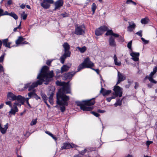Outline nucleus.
Listing matches in <instances>:
<instances>
[{"label":"nucleus","mask_w":157,"mask_h":157,"mask_svg":"<svg viewBox=\"0 0 157 157\" xmlns=\"http://www.w3.org/2000/svg\"><path fill=\"white\" fill-rule=\"evenodd\" d=\"M49 67L46 66H44L42 68L40 72L38 75L37 78L39 79L36 82L33 83L29 82L24 85V89L28 88L30 91L34 88L36 87L38 85H41L43 82L45 84H47L51 78L54 76L52 71L49 72Z\"/></svg>","instance_id":"f257e3e1"},{"label":"nucleus","mask_w":157,"mask_h":157,"mask_svg":"<svg viewBox=\"0 0 157 157\" xmlns=\"http://www.w3.org/2000/svg\"><path fill=\"white\" fill-rule=\"evenodd\" d=\"M68 82L66 83L64 82H61L58 81L56 82V84L57 85L63 86L62 88L59 90L57 94L58 102L60 104H65L67 105L66 101L69 99V96L65 94H66L69 93L70 92V88L68 85Z\"/></svg>","instance_id":"f03ea898"},{"label":"nucleus","mask_w":157,"mask_h":157,"mask_svg":"<svg viewBox=\"0 0 157 157\" xmlns=\"http://www.w3.org/2000/svg\"><path fill=\"white\" fill-rule=\"evenodd\" d=\"M95 103L94 100L84 101L82 102H76L78 106H80V108L85 111H90L93 109V107H90Z\"/></svg>","instance_id":"7ed1b4c3"},{"label":"nucleus","mask_w":157,"mask_h":157,"mask_svg":"<svg viewBox=\"0 0 157 157\" xmlns=\"http://www.w3.org/2000/svg\"><path fill=\"white\" fill-rule=\"evenodd\" d=\"M64 52L63 54L60 57L61 62L63 64L65 59L67 57H69L71 55V52L70 51V46L67 42L64 43L63 45Z\"/></svg>","instance_id":"20e7f679"},{"label":"nucleus","mask_w":157,"mask_h":157,"mask_svg":"<svg viewBox=\"0 0 157 157\" xmlns=\"http://www.w3.org/2000/svg\"><path fill=\"white\" fill-rule=\"evenodd\" d=\"M7 98L10 100H17V102L23 104L25 101V98L21 95L16 96L11 92H9L7 95Z\"/></svg>","instance_id":"39448f33"},{"label":"nucleus","mask_w":157,"mask_h":157,"mask_svg":"<svg viewBox=\"0 0 157 157\" xmlns=\"http://www.w3.org/2000/svg\"><path fill=\"white\" fill-rule=\"evenodd\" d=\"M94 66V64L90 61L89 58L87 57L84 59V62L78 66V71H79L84 68H91Z\"/></svg>","instance_id":"423d86ee"},{"label":"nucleus","mask_w":157,"mask_h":157,"mask_svg":"<svg viewBox=\"0 0 157 157\" xmlns=\"http://www.w3.org/2000/svg\"><path fill=\"white\" fill-rule=\"evenodd\" d=\"M5 103L6 105H9L10 107L11 108L9 112V113L14 115L18 111L17 106H20L21 105V104H19V103L17 102H15L14 103L13 107L11 105V101H9L6 102Z\"/></svg>","instance_id":"0eeeda50"},{"label":"nucleus","mask_w":157,"mask_h":157,"mask_svg":"<svg viewBox=\"0 0 157 157\" xmlns=\"http://www.w3.org/2000/svg\"><path fill=\"white\" fill-rule=\"evenodd\" d=\"M85 26L84 25L77 26L75 28V33L78 35H82L85 33Z\"/></svg>","instance_id":"6e6552de"},{"label":"nucleus","mask_w":157,"mask_h":157,"mask_svg":"<svg viewBox=\"0 0 157 157\" xmlns=\"http://www.w3.org/2000/svg\"><path fill=\"white\" fill-rule=\"evenodd\" d=\"M157 72V67H155L153 69V71L151 72L149 76H146L144 78V80H146L148 78L149 81L152 83L156 84L157 81L155 80L153 78V75Z\"/></svg>","instance_id":"1a4fd4ad"},{"label":"nucleus","mask_w":157,"mask_h":157,"mask_svg":"<svg viewBox=\"0 0 157 157\" xmlns=\"http://www.w3.org/2000/svg\"><path fill=\"white\" fill-rule=\"evenodd\" d=\"M113 90L114 92L113 94L116 96H119V97L122 96V92L121 88L118 86H114Z\"/></svg>","instance_id":"9d476101"},{"label":"nucleus","mask_w":157,"mask_h":157,"mask_svg":"<svg viewBox=\"0 0 157 157\" xmlns=\"http://www.w3.org/2000/svg\"><path fill=\"white\" fill-rule=\"evenodd\" d=\"M107 30L108 28L106 26H102L95 30V34L97 36H100Z\"/></svg>","instance_id":"9b49d317"},{"label":"nucleus","mask_w":157,"mask_h":157,"mask_svg":"<svg viewBox=\"0 0 157 157\" xmlns=\"http://www.w3.org/2000/svg\"><path fill=\"white\" fill-rule=\"evenodd\" d=\"M54 2L53 0H43L41 5L43 8L47 9L50 7V4H53Z\"/></svg>","instance_id":"f8f14e48"},{"label":"nucleus","mask_w":157,"mask_h":157,"mask_svg":"<svg viewBox=\"0 0 157 157\" xmlns=\"http://www.w3.org/2000/svg\"><path fill=\"white\" fill-rule=\"evenodd\" d=\"M126 79V77L125 75L120 73L119 71L117 72V79L118 81L117 84H119L121 82H122Z\"/></svg>","instance_id":"ddd939ff"},{"label":"nucleus","mask_w":157,"mask_h":157,"mask_svg":"<svg viewBox=\"0 0 157 157\" xmlns=\"http://www.w3.org/2000/svg\"><path fill=\"white\" fill-rule=\"evenodd\" d=\"M25 40V38H24L22 36L18 37V39L16 40L15 41V43L17 45L19 44H28L29 43L26 41H24Z\"/></svg>","instance_id":"4468645a"},{"label":"nucleus","mask_w":157,"mask_h":157,"mask_svg":"<svg viewBox=\"0 0 157 157\" xmlns=\"http://www.w3.org/2000/svg\"><path fill=\"white\" fill-rule=\"evenodd\" d=\"M130 55L132 57L131 59L135 61H137L139 60V56L140 53L139 52H132L130 54Z\"/></svg>","instance_id":"2eb2a0df"},{"label":"nucleus","mask_w":157,"mask_h":157,"mask_svg":"<svg viewBox=\"0 0 157 157\" xmlns=\"http://www.w3.org/2000/svg\"><path fill=\"white\" fill-rule=\"evenodd\" d=\"M75 147V145L73 144H71L68 143H64L63 144V146L61 147V149H69L71 147Z\"/></svg>","instance_id":"dca6fc26"},{"label":"nucleus","mask_w":157,"mask_h":157,"mask_svg":"<svg viewBox=\"0 0 157 157\" xmlns=\"http://www.w3.org/2000/svg\"><path fill=\"white\" fill-rule=\"evenodd\" d=\"M63 4V0H58L55 3V9L56 10L59 9L60 7H61Z\"/></svg>","instance_id":"f3484780"},{"label":"nucleus","mask_w":157,"mask_h":157,"mask_svg":"<svg viewBox=\"0 0 157 157\" xmlns=\"http://www.w3.org/2000/svg\"><path fill=\"white\" fill-rule=\"evenodd\" d=\"M100 93L102 94L103 96H105L110 94L111 93V90H106L102 87L100 91Z\"/></svg>","instance_id":"a211bd4d"},{"label":"nucleus","mask_w":157,"mask_h":157,"mask_svg":"<svg viewBox=\"0 0 157 157\" xmlns=\"http://www.w3.org/2000/svg\"><path fill=\"white\" fill-rule=\"evenodd\" d=\"M128 23L129 25L127 28V30L128 31L131 32L136 27V25L133 22H129Z\"/></svg>","instance_id":"6ab92c4d"},{"label":"nucleus","mask_w":157,"mask_h":157,"mask_svg":"<svg viewBox=\"0 0 157 157\" xmlns=\"http://www.w3.org/2000/svg\"><path fill=\"white\" fill-rule=\"evenodd\" d=\"M8 128V124L7 123L6 125H5L4 127L2 128V126L1 124H0V131H1V133L4 134H5L7 131V129Z\"/></svg>","instance_id":"aec40b11"},{"label":"nucleus","mask_w":157,"mask_h":157,"mask_svg":"<svg viewBox=\"0 0 157 157\" xmlns=\"http://www.w3.org/2000/svg\"><path fill=\"white\" fill-rule=\"evenodd\" d=\"M109 45L112 47H115L116 44L115 41L114 39L112 37H111L109 40Z\"/></svg>","instance_id":"412c9836"},{"label":"nucleus","mask_w":157,"mask_h":157,"mask_svg":"<svg viewBox=\"0 0 157 157\" xmlns=\"http://www.w3.org/2000/svg\"><path fill=\"white\" fill-rule=\"evenodd\" d=\"M70 67L66 65H63L61 68V73H62L64 72L67 71L69 70Z\"/></svg>","instance_id":"4be33fe9"},{"label":"nucleus","mask_w":157,"mask_h":157,"mask_svg":"<svg viewBox=\"0 0 157 157\" xmlns=\"http://www.w3.org/2000/svg\"><path fill=\"white\" fill-rule=\"evenodd\" d=\"M57 103L58 105H61V106H60V110H61V111L62 112H63L65 110V105L67 106L68 105L67 101L69 100H67L66 101V102L67 103V105H66L65 104H59L58 102V99H57Z\"/></svg>","instance_id":"5701e85b"},{"label":"nucleus","mask_w":157,"mask_h":157,"mask_svg":"<svg viewBox=\"0 0 157 157\" xmlns=\"http://www.w3.org/2000/svg\"><path fill=\"white\" fill-rule=\"evenodd\" d=\"M75 73L73 72L68 73L64 75V77L66 79H71L74 75Z\"/></svg>","instance_id":"b1692460"},{"label":"nucleus","mask_w":157,"mask_h":157,"mask_svg":"<svg viewBox=\"0 0 157 157\" xmlns=\"http://www.w3.org/2000/svg\"><path fill=\"white\" fill-rule=\"evenodd\" d=\"M113 59L115 64L117 66H120L121 65V62L117 61V58L116 55H114L113 57Z\"/></svg>","instance_id":"393cba45"},{"label":"nucleus","mask_w":157,"mask_h":157,"mask_svg":"<svg viewBox=\"0 0 157 157\" xmlns=\"http://www.w3.org/2000/svg\"><path fill=\"white\" fill-rule=\"evenodd\" d=\"M77 49H78L81 53H83L86 51V48L85 46H83L81 48L79 47H78L76 48Z\"/></svg>","instance_id":"a878e982"},{"label":"nucleus","mask_w":157,"mask_h":157,"mask_svg":"<svg viewBox=\"0 0 157 157\" xmlns=\"http://www.w3.org/2000/svg\"><path fill=\"white\" fill-rule=\"evenodd\" d=\"M8 14L6 15H9L13 17L15 20H17L18 19L17 16L14 12H11V13H9L8 12Z\"/></svg>","instance_id":"bb28decb"},{"label":"nucleus","mask_w":157,"mask_h":157,"mask_svg":"<svg viewBox=\"0 0 157 157\" xmlns=\"http://www.w3.org/2000/svg\"><path fill=\"white\" fill-rule=\"evenodd\" d=\"M148 19L146 17L142 19L141 20V22L143 24H145L148 23Z\"/></svg>","instance_id":"cd10ccee"},{"label":"nucleus","mask_w":157,"mask_h":157,"mask_svg":"<svg viewBox=\"0 0 157 157\" xmlns=\"http://www.w3.org/2000/svg\"><path fill=\"white\" fill-rule=\"evenodd\" d=\"M97 8V6L96 5V4L94 3H93L92 7H91V9L93 12V14L95 13V10Z\"/></svg>","instance_id":"c85d7f7f"},{"label":"nucleus","mask_w":157,"mask_h":157,"mask_svg":"<svg viewBox=\"0 0 157 157\" xmlns=\"http://www.w3.org/2000/svg\"><path fill=\"white\" fill-rule=\"evenodd\" d=\"M121 104V100L120 99L117 100L116 102L114 104L115 107H117L118 105H120Z\"/></svg>","instance_id":"c756f323"},{"label":"nucleus","mask_w":157,"mask_h":157,"mask_svg":"<svg viewBox=\"0 0 157 157\" xmlns=\"http://www.w3.org/2000/svg\"><path fill=\"white\" fill-rule=\"evenodd\" d=\"M35 90H33L32 92L29 93L28 94V95L29 97V98H30L32 97V96H34L35 94Z\"/></svg>","instance_id":"7c9ffc66"},{"label":"nucleus","mask_w":157,"mask_h":157,"mask_svg":"<svg viewBox=\"0 0 157 157\" xmlns=\"http://www.w3.org/2000/svg\"><path fill=\"white\" fill-rule=\"evenodd\" d=\"M8 41V39L6 38L5 39H4L2 41V43H3V45L5 46V47L7 46V42Z\"/></svg>","instance_id":"2f4dec72"},{"label":"nucleus","mask_w":157,"mask_h":157,"mask_svg":"<svg viewBox=\"0 0 157 157\" xmlns=\"http://www.w3.org/2000/svg\"><path fill=\"white\" fill-rule=\"evenodd\" d=\"M107 32L106 33L105 35L106 36L112 35L113 32L112 30H107Z\"/></svg>","instance_id":"473e14b6"},{"label":"nucleus","mask_w":157,"mask_h":157,"mask_svg":"<svg viewBox=\"0 0 157 157\" xmlns=\"http://www.w3.org/2000/svg\"><path fill=\"white\" fill-rule=\"evenodd\" d=\"M132 40H131L127 44V47L131 51H132Z\"/></svg>","instance_id":"72a5a7b5"},{"label":"nucleus","mask_w":157,"mask_h":157,"mask_svg":"<svg viewBox=\"0 0 157 157\" xmlns=\"http://www.w3.org/2000/svg\"><path fill=\"white\" fill-rule=\"evenodd\" d=\"M21 17L23 20H25L27 17V15L25 13L24 11H23L21 14Z\"/></svg>","instance_id":"f704fd0d"},{"label":"nucleus","mask_w":157,"mask_h":157,"mask_svg":"<svg viewBox=\"0 0 157 157\" xmlns=\"http://www.w3.org/2000/svg\"><path fill=\"white\" fill-rule=\"evenodd\" d=\"M50 93L48 94L49 99H53V96L54 95V92L53 91H50Z\"/></svg>","instance_id":"c9c22d12"},{"label":"nucleus","mask_w":157,"mask_h":157,"mask_svg":"<svg viewBox=\"0 0 157 157\" xmlns=\"http://www.w3.org/2000/svg\"><path fill=\"white\" fill-rule=\"evenodd\" d=\"M41 96H42V98L44 100V101H47L48 99V98L46 95L44 94H43V93H41Z\"/></svg>","instance_id":"e433bc0d"},{"label":"nucleus","mask_w":157,"mask_h":157,"mask_svg":"<svg viewBox=\"0 0 157 157\" xmlns=\"http://www.w3.org/2000/svg\"><path fill=\"white\" fill-rule=\"evenodd\" d=\"M37 122V119H36L35 120H33L30 123V125L31 126H33L34 125H35L36 123Z\"/></svg>","instance_id":"4c0bfd02"},{"label":"nucleus","mask_w":157,"mask_h":157,"mask_svg":"<svg viewBox=\"0 0 157 157\" xmlns=\"http://www.w3.org/2000/svg\"><path fill=\"white\" fill-rule=\"evenodd\" d=\"M141 39L145 44H147L148 43V41L145 40L144 38L141 37Z\"/></svg>","instance_id":"58836bf2"},{"label":"nucleus","mask_w":157,"mask_h":157,"mask_svg":"<svg viewBox=\"0 0 157 157\" xmlns=\"http://www.w3.org/2000/svg\"><path fill=\"white\" fill-rule=\"evenodd\" d=\"M142 30H140L139 31L137 32L136 33V34L141 37L142 36Z\"/></svg>","instance_id":"ea45409f"},{"label":"nucleus","mask_w":157,"mask_h":157,"mask_svg":"<svg viewBox=\"0 0 157 157\" xmlns=\"http://www.w3.org/2000/svg\"><path fill=\"white\" fill-rule=\"evenodd\" d=\"M60 16L63 17H68V14L67 13H61L60 14Z\"/></svg>","instance_id":"a19ab883"},{"label":"nucleus","mask_w":157,"mask_h":157,"mask_svg":"<svg viewBox=\"0 0 157 157\" xmlns=\"http://www.w3.org/2000/svg\"><path fill=\"white\" fill-rule=\"evenodd\" d=\"M29 98H25V101H26V102L27 103V104H28V105L31 108V105H30L29 103Z\"/></svg>","instance_id":"79ce46f5"},{"label":"nucleus","mask_w":157,"mask_h":157,"mask_svg":"<svg viewBox=\"0 0 157 157\" xmlns=\"http://www.w3.org/2000/svg\"><path fill=\"white\" fill-rule=\"evenodd\" d=\"M91 113L93 114L96 117H98L99 116V114L97 113L94 112H92Z\"/></svg>","instance_id":"37998d69"},{"label":"nucleus","mask_w":157,"mask_h":157,"mask_svg":"<svg viewBox=\"0 0 157 157\" xmlns=\"http://www.w3.org/2000/svg\"><path fill=\"white\" fill-rule=\"evenodd\" d=\"M153 141H147L146 142V144L147 145V146L148 147L149 145L150 144H151L153 143Z\"/></svg>","instance_id":"c03bdc74"},{"label":"nucleus","mask_w":157,"mask_h":157,"mask_svg":"<svg viewBox=\"0 0 157 157\" xmlns=\"http://www.w3.org/2000/svg\"><path fill=\"white\" fill-rule=\"evenodd\" d=\"M135 86H134V88L135 89H137L138 88L139 86V84L137 82H135Z\"/></svg>","instance_id":"a18cd8bd"},{"label":"nucleus","mask_w":157,"mask_h":157,"mask_svg":"<svg viewBox=\"0 0 157 157\" xmlns=\"http://www.w3.org/2000/svg\"><path fill=\"white\" fill-rule=\"evenodd\" d=\"M86 151V149H85L84 150L79 152V153L81 155H84Z\"/></svg>","instance_id":"49530a36"},{"label":"nucleus","mask_w":157,"mask_h":157,"mask_svg":"<svg viewBox=\"0 0 157 157\" xmlns=\"http://www.w3.org/2000/svg\"><path fill=\"white\" fill-rule=\"evenodd\" d=\"M4 57V54L2 55L0 57V62H1L3 61Z\"/></svg>","instance_id":"de8ad7c7"},{"label":"nucleus","mask_w":157,"mask_h":157,"mask_svg":"<svg viewBox=\"0 0 157 157\" xmlns=\"http://www.w3.org/2000/svg\"><path fill=\"white\" fill-rule=\"evenodd\" d=\"M34 98H35V99L37 100H38V99H40V97H39V96H38L36 94V93H35V94L34 95Z\"/></svg>","instance_id":"09e8293b"},{"label":"nucleus","mask_w":157,"mask_h":157,"mask_svg":"<svg viewBox=\"0 0 157 157\" xmlns=\"http://www.w3.org/2000/svg\"><path fill=\"white\" fill-rule=\"evenodd\" d=\"M2 71H4V69L2 66L0 64V72Z\"/></svg>","instance_id":"8fccbe9b"},{"label":"nucleus","mask_w":157,"mask_h":157,"mask_svg":"<svg viewBox=\"0 0 157 157\" xmlns=\"http://www.w3.org/2000/svg\"><path fill=\"white\" fill-rule=\"evenodd\" d=\"M49 101L51 104H53V99H49Z\"/></svg>","instance_id":"3c124183"},{"label":"nucleus","mask_w":157,"mask_h":157,"mask_svg":"<svg viewBox=\"0 0 157 157\" xmlns=\"http://www.w3.org/2000/svg\"><path fill=\"white\" fill-rule=\"evenodd\" d=\"M45 133L48 134V135L49 136H51V137L52 136V133H51L50 132H48V131H46L45 132Z\"/></svg>","instance_id":"603ef678"},{"label":"nucleus","mask_w":157,"mask_h":157,"mask_svg":"<svg viewBox=\"0 0 157 157\" xmlns=\"http://www.w3.org/2000/svg\"><path fill=\"white\" fill-rule=\"evenodd\" d=\"M112 36H114L115 37H118L119 36V35L117 34L114 33H113Z\"/></svg>","instance_id":"864d4df0"},{"label":"nucleus","mask_w":157,"mask_h":157,"mask_svg":"<svg viewBox=\"0 0 157 157\" xmlns=\"http://www.w3.org/2000/svg\"><path fill=\"white\" fill-rule=\"evenodd\" d=\"M52 62L51 61L48 60L46 62V64L48 65H49Z\"/></svg>","instance_id":"5fc2aeb1"},{"label":"nucleus","mask_w":157,"mask_h":157,"mask_svg":"<svg viewBox=\"0 0 157 157\" xmlns=\"http://www.w3.org/2000/svg\"><path fill=\"white\" fill-rule=\"evenodd\" d=\"M12 3V2L11 0H9L8 1L7 3V4L9 5H11Z\"/></svg>","instance_id":"6e6d98bb"},{"label":"nucleus","mask_w":157,"mask_h":157,"mask_svg":"<svg viewBox=\"0 0 157 157\" xmlns=\"http://www.w3.org/2000/svg\"><path fill=\"white\" fill-rule=\"evenodd\" d=\"M25 5L24 4H22L20 6V7L22 9H24L25 7Z\"/></svg>","instance_id":"4d7b16f0"},{"label":"nucleus","mask_w":157,"mask_h":157,"mask_svg":"<svg viewBox=\"0 0 157 157\" xmlns=\"http://www.w3.org/2000/svg\"><path fill=\"white\" fill-rule=\"evenodd\" d=\"M11 44V42L7 43V46L6 47H8L9 48H10V45Z\"/></svg>","instance_id":"13d9d810"},{"label":"nucleus","mask_w":157,"mask_h":157,"mask_svg":"<svg viewBox=\"0 0 157 157\" xmlns=\"http://www.w3.org/2000/svg\"><path fill=\"white\" fill-rule=\"evenodd\" d=\"M98 112H99V113H104L105 112V111H104L103 110L98 109Z\"/></svg>","instance_id":"bf43d9fd"},{"label":"nucleus","mask_w":157,"mask_h":157,"mask_svg":"<svg viewBox=\"0 0 157 157\" xmlns=\"http://www.w3.org/2000/svg\"><path fill=\"white\" fill-rule=\"evenodd\" d=\"M52 138L54 139L55 141H56L57 140V138L55 136L53 135H52V136H51Z\"/></svg>","instance_id":"052dcab7"},{"label":"nucleus","mask_w":157,"mask_h":157,"mask_svg":"<svg viewBox=\"0 0 157 157\" xmlns=\"http://www.w3.org/2000/svg\"><path fill=\"white\" fill-rule=\"evenodd\" d=\"M132 0H127L126 3L127 4H129L131 2H132Z\"/></svg>","instance_id":"680f3d73"},{"label":"nucleus","mask_w":157,"mask_h":157,"mask_svg":"<svg viewBox=\"0 0 157 157\" xmlns=\"http://www.w3.org/2000/svg\"><path fill=\"white\" fill-rule=\"evenodd\" d=\"M92 69L93 70H94L97 73V74H99V70L98 69H94V68H92Z\"/></svg>","instance_id":"e2e57ef3"},{"label":"nucleus","mask_w":157,"mask_h":157,"mask_svg":"<svg viewBox=\"0 0 157 157\" xmlns=\"http://www.w3.org/2000/svg\"><path fill=\"white\" fill-rule=\"evenodd\" d=\"M106 100L107 101L110 102L111 100V98H110V97L108 98H106Z\"/></svg>","instance_id":"0e129e2a"},{"label":"nucleus","mask_w":157,"mask_h":157,"mask_svg":"<svg viewBox=\"0 0 157 157\" xmlns=\"http://www.w3.org/2000/svg\"><path fill=\"white\" fill-rule=\"evenodd\" d=\"M152 86V84H148V87H149V88H151V87Z\"/></svg>","instance_id":"69168bd1"},{"label":"nucleus","mask_w":157,"mask_h":157,"mask_svg":"<svg viewBox=\"0 0 157 157\" xmlns=\"http://www.w3.org/2000/svg\"><path fill=\"white\" fill-rule=\"evenodd\" d=\"M44 102L47 105V106L49 108L50 107V106L47 103V101H44Z\"/></svg>","instance_id":"338daca9"},{"label":"nucleus","mask_w":157,"mask_h":157,"mask_svg":"<svg viewBox=\"0 0 157 157\" xmlns=\"http://www.w3.org/2000/svg\"><path fill=\"white\" fill-rule=\"evenodd\" d=\"M73 157H81L78 155H74Z\"/></svg>","instance_id":"774afa93"}]
</instances>
